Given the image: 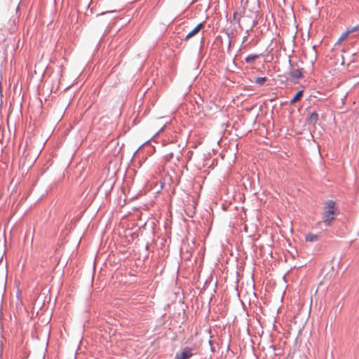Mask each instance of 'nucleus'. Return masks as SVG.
Instances as JSON below:
<instances>
[{"instance_id": "f257e3e1", "label": "nucleus", "mask_w": 359, "mask_h": 359, "mask_svg": "<svg viewBox=\"0 0 359 359\" xmlns=\"http://www.w3.org/2000/svg\"><path fill=\"white\" fill-rule=\"evenodd\" d=\"M335 203L332 201H328L327 202H326L325 205L324 207L322 222L325 224V225L327 226H330L335 219Z\"/></svg>"}, {"instance_id": "f03ea898", "label": "nucleus", "mask_w": 359, "mask_h": 359, "mask_svg": "<svg viewBox=\"0 0 359 359\" xmlns=\"http://www.w3.org/2000/svg\"><path fill=\"white\" fill-rule=\"evenodd\" d=\"M192 348L185 347L177 353L175 359H189L193 355Z\"/></svg>"}, {"instance_id": "7ed1b4c3", "label": "nucleus", "mask_w": 359, "mask_h": 359, "mask_svg": "<svg viewBox=\"0 0 359 359\" xmlns=\"http://www.w3.org/2000/svg\"><path fill=\"white\" fill-rule=\"evenodd\" d=\"M245 13V8L244 7L238 9L233 13V20L238 24H240L241 18L244 15Z\"/></svg>"}, {"instance_id": "20e7f679", "label": "nucleus", "mask_w": 359, "mask_h": 359, "mask_svg": "<svg viewBox=\"0 0 359 359\" xmlns=\"http://www.w3.org/2000/svg\"><path fill=\"white\" fill-rule=\"evenodd\" d=\"M204 27L203 22H201L198 25H197L196 27H195L191 31H190L186 36L185 40L187 41L194 36L196 35L199 31Z\"/></svg>"}, {"instance_id": "39448f33", "label": "nucleus", "mask_w": 359, "mask_h": 359, "mask_svg": "<svg viewBox=\"0 0 359 359\" xmlns=\"http://www.w3.org/2000/svg\"><path fill=\"white\" fill-rule=\"evenodd\" d=\"M358 27H353L352 29H347L346 32H343V33L341 34V36H339V39H338V41H337V44L341 43L342 41H344V40H346V39L348 38V35H349L351 33H352V32H353L357 31V30H358Z\"/></svg>"}, {"instance_id": "423d86ee", "label": "nucleus", "mask_w": 359, "mask_h": 359, "mask_svg": "<svg viewBox=\"0 0 359 359\" xmlns=\"http://www.w3.org/2000/svg\"><path fill=\"white\" fill-rule=\"evenodd\" d=\"M290 76L294 79H299L302 76V71L299 69H294L290 71Z\"/></svg>"}, {"instance_id": "0eeeda50", "label": "nucleus", "mask_w": 359, "mask_h": 359, "mask_svg": "<svg viewBox=\"0 0 359 359\" xmlns=\"http://www.w3.org/2000/svg\"><path fill=\"white\" fill-rule=\"evenodd\" d=\"M303 95V90L298 91L295 95L293 97V98L290 100V104H293L297 101L300 100Z\"/></svg>"}, {"instance_id": "6e6552de", "label": "nucleus", "mask_w": 359, "mask_h": 359, "mask_svg": "<svg viewBox=\"0 0 359 359\" xmlns=\"http://www.w3.org/2000/svg\"><path fill=\"white\" fill-rule=\"evenodd\" d=\"M318 114L316 112H312L309 116L308 121L310 123L315 124L318 121Z\"/></svg>"}, {"instance_id": "1a4fd4ad", "label": "nucleus", "mask_w": 359, "mask_h": 359, "mask_svg": "<svg viewBox=\"0 0 359 359\" xmlns=\"http://www.w3.org/2000/svg\"><path fill=\"white\" fill-rule=\"evenodd\" d=\"M259 57V55H255V54H252V55H249L246 58H245V62L248 64H252L255 62V61Z\"/></svg>"}, {"instance_id": "9d476101", "label": "nucleus", "mask_w": 359, "mask_h": 359, "mask_svg": "<svg viewBox=\"0 0 359 359\" xmlns=\"http://www.w3.org/2000/svg\"><path fill=\"white\" fill-rule=\"evenodd\" d=\"M318 240V236L313 233H309L306 236V241L309 242H315Z\"/></svg>"}, {"instance_id": "9b49d317", "label": "nucleus", "mask_w": 359, "mask_h": 359, "mask_svg": "<svg viewBox=\"0 0 359 359\" xmlns=\"http://www.w3.org/2000/svg\"><path fill=\"white\" fill-rule=\"evenodd\" d=\"M266 81V77H257L255 79V82L258 85H263L264 83Z\"/></svg>"}]
</instances>
